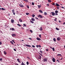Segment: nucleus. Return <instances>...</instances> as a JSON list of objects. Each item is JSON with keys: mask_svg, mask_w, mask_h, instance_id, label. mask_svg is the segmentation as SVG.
<instances>
[{"mask_svg": "<svg viewBox=\"0 0 65 65\" xmlns=\"http://www.w3.org/2000/svg\"><path fill=\"white\" fill-rule=\"evenodd\" d=\"M38 18H41V19H42L43 18V17L41 15L39 14L38 15Z\"/></svg>", "mask_w": 65, "mask_h": 65, "instance_id": "nucleus-1", "label": "nucleus"}, {"mask_svg": "<svg viewBox=\"0 0 65 65\" xmlns=\"http://www.w3.org/2000/svg\"><path fill=\"white\" fill-rule=\"evenodd\" d=\"M12 11L14 15H15V12H14V10L13 9L12 10Z\"/></svg>", "mask_w": 65, "mask_h": 65, "instance_id": "nucleus-2", "label": "nucleus"}, {"mask_svg": "<svg viewBox=\"0 0 65 65\" xmlns=\"http://www.w3.org/2000/svg\"><path fill=\"white\" fill-rule=\"evenodd\" d=\"M47 58H44V62H47Z\"/></svg>", "mask_w": 65, "mask_h": 65, "instance_id": "nucleus-3", "label": "nucleus"}, {"mask_svg": "<svg viewBox=\"0 0 65 65\" xmlns=\"http://www.w3.org/2000/svg\"><path fill=\"white\" fill-rule=\"evenodd\" d=\"M11 21L12 23H14V20L13 19H11Z\"/></svg>", "mask_w": 65, "mask_h": 65, "instance_id": "nucleus-4", "label": "nucleus"}, {"mask_svg": "<svg viewBox=\"0 0 65 65\" xmlns=\"http://www.w3.org/2000/svg\"><path fill=\"white\" fill-rule=\"evenodd\" d=\"M19 6L21 7H24V6L22 4H19Z\"/></svg>", "mask_w": 65, "mask_h": 65, "instance_id": "nucleus-5", "label": "nucleus"}, {"mask_svg": "<svg viewBox=\"0 0 65 65\" xmlns=\"http://www.w3.org/2000/svg\"><path fill=\"white\" fill-rule=\"evenodd\" d=\"M51 13H52V15L53 16H54L55 15V13L53 12H51Z\"/></svg>", "mask_w": 65, "mask_h": 65, "instance_id": "nucleus-6", "label": "nucleus"}, {"mask_svg": "<svg viewBox=\"0 0 65 65\" xmlns=\"http://www.w3.org/2000/svg\"><path fill=\"white\" fill-rule=\"evenodd\" d=\"M60 39H61V38L60 37H58L57 38V40L58 41H59V40H60Z\"/></svg>", "mask_w": 65, "mask_h": 65, "instance_id": "nucleus-7", "label": "nucleus"}, {"mask_svg": "<svg viewBox=\"0 0 65 65\" xmlns=\"http://www.w3.org/2000/svg\"><path fill=\"white\" fill-rule=\"evenodd\" d=\"M12 36L14 37L15 36H16V35L14 34H12Z\"/></svg>", "mask_w": 65, "mask_h": 65, "instance_id": "nucleus-8", "label": "nucleus"}, {"mask_svg": "<svg viewBox=\"0 0 65 65\" xmlns=\"http://www.w3.org/2000/svg\"><path fill=\"white\" fill-rule=\"evenodd\" d=\"M53 62H55V58H53L52 59Z\"/></svg>", "mask_w": 65, "mask_h": 65, "instance_id": "nucleus-9", "label": "nucleus"}, {"mask_svg": "<svg viewBox=\"0 0 65 65\" xmlns=\"http://www.w3.org/2000/svg\"><path fill=\"white\" fill-rule=\"evenodd\" d=\"M37 39L38 40H41V39L38 37L37 38Z\"/></svg>", "mask_w": 65, "mask_h": 65, "instance_id": "nucleus-10", "label": "nucleus"}, {"mask_svg": "<svg viewBox=\"0 0 65 65\" xmlns=\"http://www.w3.org/2000/svg\"><path fill=\"white\" fill-rule=\"evenodd\" d=\"M39 57H38V58L39 59H40V60H41V56L40 55H39Z\"/></svg>", "mask_w": 65, "mask_h": 65, "instance_id": "nucleus-11", "label": "nucleus"}, {"mask_svg": "<svg viewBox=\"0 0 65 65\" xmlns=\"http://www.w3.org/2000/svg\"><path fill=\"white\" fill-rule=\"evenodd\" d=\"M31 20L32 21H35V19L34 18H32L31 19Z\"/></svg>", "mask_w": 65, "mask_h": 65, "instance_id": "nucleus-12", "label": "nucleus"}, {"mask_svg": "<svg viewBox=\"0 0 65 65\" xmlns=\"http://www.w3.org/2000/svg\"><path fill=\"white\" fill-rule=\"evenodd\" d=\"M39 12H40V13H43V11H42L41 10H39Z\"/></svg>", "mask_w": 65, "mask_h": 65, "instance_id": "nucleus-13", "label": "nucleus"}, {"mask_svg": "<svg viewBox=\"0 0 65 65\" xmlns=\"http://www.w3.org/2000/svg\"><path fill=\"white\" fill-rule=\"evenodd\" d=\"M26 46H27L28 47H31V45H26Z\"/></svg>", "mask_w": 65, "mask_h": 65, "instance_id": "nucleus-14", "label": "nucleus"}, {"mask_svg": "<svg viewBox=\"0 0 65 65\" xmlns=\"http://www.w3.org/2000/svg\"><path fill=\"white\" fill-rule=\"evenodd\" d=\"M17 25H18V26H19V27H21V26H22V25H21L19 24H17Z\"/></svg>", "mask_w": 65, "mask_h": 65, "instance_id": "nucleus-15", "label": "nucleus"}, {"mask_svg": "<svg viewBox=\"0 0 65 65\" xmlns=\"http://www.w3.org/2000/svg\"><path fill=\"white\" fill-rule=\"evenodd\" d=\"M1 9H2V10H6L4 8H1Z\"/></svg>", "mask_w": 65, "mask_h": 65, "instance_id": "nucleus-16", "label": "nucleus"}, {"mask_svg": "<svg viewBox=\"0 0 65 65\" xmlns=\"http://www.w3.org/2000/svg\"><path fill=\"white\" fill-rule=\"evenodd\" d=\"M56 6H60V5H59V4L57 3H56Z\"/></svg>", "mask_w": 65, "mask_h": 65, "instance_id": "nucleus-17", "label": "nucleus"}, {"mask_svg": "<svg viewBox=\"0 0 65 65\" xmlns=\"http://www.w3.org/2000/svg\"><path fill=\"white\" fill-rule=\"evenodd\" d=\"M4 53L5 55H6V54H7V53H6V51H4Z\"/></svg>", "mask_w": 65, "mask_h": 65, "instance_id": "nucleus-18", "label": "nucleus"}, {"mask_svg": "<svg viewBox=\"0 0 65 65\" xmlns=\"http://www.w3.org/2000/svg\"><path fill=\"white\" fill-rule=\"evenodd\" d=\"M21 65H25V64H24V63L22 61L21 63Z\"/></svg>", "mask_w": 65, "mask_h": 65, "instance_id": "nucleus-19", "label": "nucleus"}, {"mask_svg": "<svg viewBox=\"0 0 65 65\" xmlns=\"http://www.w3.org/2000/svg\"><path fill=\"white\" fill-rule=\"evenodd\" d=\"M19 21L20 22H22V19L20 18L19 19Z\"/></svg>", "mask_w": 65, "mask_h": 65, "instance_id": "nucleus-20", "label": "nucleus"}, {"mask_svg": "<svg viewBox=\"0 0 65 65\" xmlns=\"http://www.w3.org/2000/svg\"><path fill=\"white\" fill-rule=\"evenodd\" d=\"M55 13H58V10H56L55 11Z\"/></svg>", "mask_w": 65, "mask_h": 65, "instance_id": "nucleus-21", "label": "nucleus"}, {"mask_svg": "<svg viewBox=\"0 0 65 65\" xmlns=\"http://www.w3.org/2000/svg\"><path fill=\"white\" fill-rule=\"evenodd\" d=\"M38 8H40V7H41V5H38Z\"/></svg>", "mask_w": 65, "mask_h": 65, "instance_id": "nucleus-22", "label": "nucleus"}, {"mask_svg": "<svg viewBox=\"0 0 65 65\" xmlns=\"http://www.w3.org/2000/svg\"><path fill=\"white\" fill-rule=\"evenodd\" d=\"M10 42L11 44H13V45H14V44H13V42L12 41H10Z\"/></svg>", "mask_w": 65, "mask_h": 65, "instance_id": "nucleus-23", "label": "nucleus"}, {"mask_svg": "<svg viewBox=\"0 0 65 65\" xmlns=\"http://www.w3.org/2000/svg\"><path fill=\"white\" fill-rule=\"evenodd\" d=\"M30 22L31 23H32V24H33V23H34V22L31 20H30Z\"/></svg>", "mask_w": 65, "mask_h": 65, "instance_id": "nucleus-24", "label": "nucleus"}, {"mask_svg": "<svg viewBox=\"0 0 65 65\" xmlns=\"http://www.w3.org/2000/svg\"><path fill=\"white\" fill-rule=\"evenodd\" d=\"M53 40L54 41H55V42H56V38H54L53 39Z\"/></svg>", "mask_w": 65, "mask_h": 65, "instance_id": "nucleus-25", "label": "nucleus"}, {"mask_svg": "<svg viewBox=\"0 0 65 65\" xmlns=\"http://www.w3.org/2000/svg\"><path fill=\"white\" fill-rule=\"evenodd\" d=\"M40 31H41L42 30V27H41L40 28Z\"/></svg>", "mask_w": 65, "mask_h": 65, "instance_id": "nucleus-26", "label": "nucleus"}, {"mask_svg": "<svg viewBox=\"0 0 65 65\" xmlns=\"http://www.w3.org/2000/svg\"><path fill=\"white\" fill-rule=\"evenodd\" d=\"M32 16V18H34V17H35V15L33 14Z\"/></svg>", "mask_w": 65, "mask_h": 65, "instance_id": "nucleus-27", "label": "nucleus"}, {"mask_svg": "<svg viewBox=\"0 0 65 65\" xmlns=\"http://www.w3.org/2000/svg\"><path fill=\"white\" fill-rule=\"evenodd\" d=\"M12 31H15V29H14V28H12Z\"/></svg>", "mask_w": 65, "mask_h": 65, "instance_id": "nucleus-28", "label": "nucleus"}, {"mask_svg": "<svg viewBox=\"0 0 65 65\" xmlns=\"http://www.w3.org/2000/svg\"><path fill=\"white\" fill-rule=\"evenodd\" d=\"M57 56H61V55L60 54H57Z\"/></svg>", "mask_w": 65, "mask_h": 65, "instance_id": "nucleus-29", "label": "nucleus"}, {"mask_svg": "<svg viewBox=\"0 0 65 65\" xmlns=\"http://www.w3.org/2000/svg\"><path fill=\"white\" fill-rule=\"evenodd\" d=\"M56 30H60V29L57 27L56 28Z\"/></svg>", "mask_w": 65, "mask_h": 65, "instance_id": "nucleus-30", "label": "nucleus"}, {"mask_svg": "<svg viewBox=\"0 0 65 65\" xmlns=\"http://www.w3.org/2000/svg\"><path fill=\"white\" fill-rule=\"evenodd\" d=\"M44 14L45 15H47V13L46 12H44Z\"/></svg>", "mask_w": 65, "mask_h": 65, "instance_id": "nucleus-31", "label": "nucleus"}, {"mask_svg": "<svg viewBox=\"0 0 65 65\" xmlns=\"http://www.w3.org/2000/svg\"><path fill=\"white\" fill-rule=\"evenodd\" d=\"M24 1H25V2H28V1L27 0H23Z\"/></svg>", "mask_w": 65, "mask_h": 65, "instance_id": "nucleus-32", "label": "nucleus"}, {"mask_svg": "<svg viewBox=\"0 0 65 65\" xmlns=\"http://www.w3.org/2000/svg\"><path fill=\"white\" fill-rule=\"evenodd\" d=\"M48 2H52V1L50 0H48Z\"/></svg>", "mask_w": 65, "mask_h": 65, "instance_id": "nucleus-33", "label": "nucleus"}, {"mask_svg": "<svg viewBox=\"0 0 65 65\" xmlns=\"http://www.w3.org/2000/svg\"><path fill=\"white\" fill-rule=\"evenodd\" d=\"M27 59H30V57L28 56H27Z\"/></svg>", "mask_w": 65, "mask_h": 65, "instance_id": "nucleus-34", "label": "nucleus"}, {"mask_svg": "<svg viewBox=\"0 0 65 65\" xmlns=\"http://www.w3.org/2000/svg\"><path fill=\"white\" fill-rule=\"evenodd\" d=\"M52 50H53V51H55V48L54 47H53L52 48Z\"/></svg>", "mask_w": 65, "mask_h": 65, "instance_id": "nucleus-35", "label": "nucleus"}, {"mask_svg": "<svg viewBox=\"0 0 65 65\" xmlns=\"http://www.w3.org/2000/svg\"><path fill=\"white\" fill-rule=\"evenodd\" d=\"M26 15H29V13H26Z\"/></svg>", "mask_w": 65, "mask_h": 65, "instance_id": "nucleus-36", "label": "nucleus"}, {"mask_svg": "<svg viewBox=\"0 0 65 65\" xmlns=\"http://www.w3.org/2000/svg\"><path fill=\"white\" fill-rule=\"evenodd\" d=\"M32 5H34V2H32Z\"/></svg>", "mask_w": 65, "mask_h": 65, "instance_id": "nucleus-37", "label": "nucleus"}, {"mask_svg": "<svg viewBox=\"0 0 65 65\" xmlns=\"http://www.w3.org/2000/svg\"><path fill=\"white\" fill-rule=\"evenodd\" d=\"M26 64L27 65H29V62H28V61H27L26 62Z\"/></svg>", "mask_w": 65, "mask_h": 65, "instance_id": "nucleus-38", "label": "nucleus"}, {"mask_svg": "<svg viewBox=\"0 0 65 65\" xmlns=\"http://www.w3.org/2000/svg\"><path fill=\"white\" fill-rule=\"evenodd\" d=\"M17 61H18V62H20V59H17Z\"/></svg>", "mask_w": 65, "mask_h": 65, "instance_id": "nucleus-39", "label": "nucleus"}, {"mask_svg": "<svg viewBox=\"0 0 65 65\" xmlns=\"http://www.w3.org/2000/svg\"><path fill=\"white\" fill-rule=\"evenodd\" d=\"M23 25L25 27H26V24H23Z\"/></svg>", "mask_w": 65, "mask_h": 65, "instance_id": "nucleus-40", "label": "nucleus"}, {"mask_svg": "<svg viewBox=\"0 0 65 65\" xmlns=\"http://www.w3.org/2000/svg\"><path fill=\"white\" fill-rule=\"evenodd\" d=\"M56 8H57V9H59V7H58V6L57 7H56Z\"/></svg>", "mask_w": 65, "mask_h": 65, "instance_id": "nucleus-41", "label": "nucleus"}, {"mask_svg": "<svg viewBox=\"0 0 65 65\" xmlns=\"http://www.w3.org/2000/svg\"><path fill=\"white\" fill-rule=\"evenodd\" d=\"M26 6L28 8H29V6L27 5Z\"/></svg>", "mask_w": 65, "mask_h": 65, "instance_id": "nucleus-42", "label": "nucleus"}, {"mask_svg": "<svg viewBox=\"0 0 65 65\" xmlns=\"http://www.w3.org/2000/svg\"><path fill=\"white\" fill-rule=\"evenodd\" d=\"M39 36L40 37V38H41V35H40Z\"/></svg>", "mask_w": 65, "mask_h": 65, "instance_id": "nucleus-43", "label": "nucleus"}, {"mask_svg": "<svg viewBox=\"0 0 65 65\" xmlns=\"http://www.w3.org/2000/svg\"><path fill=\"white\" fill-rule=\"evenodd\" d=\"M30 31L31 32V33H33V31H32V30H30Z\"/></svg>", "mask_w": 65, "mask_h": 65, "instance_id": "nucleus-44", "label": "nucleus"}, {"mask_svg": "<svg viewBox=\"0 0 65 65\" xmlns=\"http://www.w3.org/2000/svg\"><path fill=\"white\" fill-rule=\"evenodd\" d=\"M38 46H39V47H41V46L40 45H39Z\"/></svg>", "mask_w": 65, "mask_h": 65, "instance_id": "nucleus-45", "label": "nucleus"}, {"mask_svg": "<svg viewBox=\"0 0 65 65\" xmlns=\"http://www.w3.org/2000/svg\"><path fill=\"white\" fill-rule=\"evenodd\" d=\"M32 46L33 47H35V46L34 45H32Z\"/></svg>", "mask_w": 65, "mask_h": 65, "instance_id": "nucleus-46", "label": "nucleus"}, {"mask_svg": "<svg viewBox=\"0 0 65 65\" xmlns=\"http://www.w3.org/2000/svg\"><path fill=\"white\" fill-rule=\"evenodd\" d=\"M57 61H58V63H60V61H59V60H57Z\"/></svg>", "mask_w": 65, "mask_h": 65, "instance_id": "nucleus-47", "label": "nucleus"}, {"mask_svg": "<svg viewBox=\"0 0 65 65\" xmlns=\"http://www.w3.org/2000/svg\"><path fill=\"white\" fill-rule=\"evenodd\" d=\"M16 12V13L17 14H18V13H19V12H18V11H17Z\"/></svg>", "mask_w": 65, "mask_h": 65, "instance_id": "nucleus-48", "label": "nucleus"}, {"mask_svg": "<svg viewBox=\"0 0 65 65\" xmlns=\"http://www.w3.org/2000/svg\"><path fill=\"white\" fill-rule=\"evenodd\" d=\"M12 41L14 42V43H15V42H14V41L13 40H12Z\"/></svg>", "mask_w": 65, "mask_h": 65, "instance_id": "nucleus-49", "label": "nucleus"}, {"mask_svg": "<svg viewBox=\"0 0 65 65\" xmlns=\"http://www.w3.org/2000/svg\"><path fill=\"white\" fill-rule=\"evenodd\" d=\"M40 53H41V54H42V51H40Z\"/></svg>", "mask_w": 65, "mask_h": 65, "instance_id": "nucleus-50", "label": "nucleus"}, {"mask_svg": "<svg viewBox=\"0 0 65 65\" xmlns=\"http://www.w3.org/2000/svg\"><path fill=\"white\" fill-rule=\"evenodd\" d=\"M55 15H58V14H57V13H56V14H55Z\"/></svg>", "mask_w": 65, "mask_h": 65, "instance_id": "nucleus-51", "label": "nucleus"}, {"mask_svg": "<svg viewBox=\"0 0 65 65\" xmlns=\"http://www.w3.org/2000/svg\"><path fill=\"white\" fill-rule=\"evenodd\" d=\"M2 58H0V61H2Z\"/></svg>", "mask_w": 65, "mask_h": 65, "instance_id": "nucleus-52", "label": "nucleus"}, {"mask_svg": "<svg viewBox=\"0 0 65 65\" xmlns=\"http://www.w3.org/2000/svg\"><path fill=\"white\" fill-rule=\"evenodd\" d=\"M52 5H55V3H53L52 4Z\"/></svg>", "mask_w": 65, "mask_h": 65, "instance_id": "nucleus-53", "label": "nucleus"}, {"mask_svg": "<svg viewBox=\"0 0 65 65\" xmlns=\"http://www.w3.org/2000/svg\"><path fill=\"white\" fill-rule=\"evenodd\" d=\"M36 47H39V46H38V45H36Z\"/></svg>", "mask_w": 65, "mask_h": 65, "instance_id": "nucleus-54", "label": "nucleus"}, {"mask_svg": "<svg viewBox=\"0 0 65 65\" xmlns=\"http://www.w3.org/2000/svg\"><path fill=\"white\" fill-rule=\"evenodd\" d=\"M10 30H12V28H10Z\"/></svg>", "mask_w": 65, "mask_h": 65, "instance_id": "nucleus-55", "label": "nucleus"}, {"mask_svg": "<svg viewBox=\"0 0 65 65\" xmlns=\"http://www.w3.org/2000/svg\"><path fill=\"white\" fill-rule=\"evenodd\" d=\"M28 39H30V40H31V39H32L31 38H29Z\"/></svg>", "mask_w": 65, "mask_h": 65, "instance_id": "nucleus-56", "label": "nucleus"}, {"mask_svg": "<svg viewBox=\"0 0 65 65\" xmlns=\"http://www.w3.org/2000/svg\"><path fill=\"white\" fill-rule=\"evenodd\" d=\"M1 44H2V42H0V45H1Z\"/></svg>", "mask_w": 65, "mask_h": 65, "instance_id": "nucleus-57", "label": "nucleus"}, {"mask_svg": "<svg viewBox=\"0 0 65 65\" xmlns=\"http://www.w3.org/2000/svg\"><path fill=\"white\" fill-rule=\"evenodd\" d=\"M14 51H16V50L15 49H14Z\"/></svg>", "mask_w": 65, "mask_h": 65, "instance_id": "nucleus-58", "label": "nucleus"}, {"mask_svg": "<svg viewBox=\"0 0 65 65\" xmlns=\"http://www.w3.org/2000/svg\"><path fill=\"white\" fill-rule=\"evenodd\" d=\"M47 6H49V5H48V4H47Z\"/></svg>", "mask_w": 65, "mask_h": 65, "instance_id": "nucleus-59", "label": "nucleus"}, {"mask_svg": "<svg viewBox=\"0 0 65 65\" xmlns=\"http://www.w3.org/2000/svg\"><path fill=\"white\" fill-rule=\"evenodd\" d=\"M36 19L37 20H38V19L37 18V17H35Z\"/></svg>", "mask_w": 65, "mask_h": 65, "instance_id": "nucleus-60", "label": "nucleus"}, {"mask_svg": "<svg viewBox=\"0 0 65 65\" xmlns=\"http://www.w3.org/2000/svg\"><path fill=\"white\" fill-rule=\"evenodd\" d=\"M54 20L55 21H57V19H54Z\"/></svg>", "mask_w": 65, "mask_h": 65, "instance_id": "nucleus-61", "label": "nucleus"}, {"mask_svg": "<svg viewBox=\"0 0 65 65\" xmlns=\"http://www.w3.org/2000/svg\"><path fill=\"white\" fill-rule=\"evenodd\" d=\"M8 15H10V14H9V13H8Z\"/></svg>", "mask_w": 65, "mask_h": 65, "instance_id": "nucleus-62", "label": "nucleus"}, {"mask_svg": "<svg viewBox=\"0 0 65 65\" xmlns=\"http://www.w3.org/2000/svg\"><path fill=\"white\" fill-rule=\"evenodd\" d=\"M61 7L62 8H63L64 9L65 8H64V7Z\"/></svg>", "mask_w": 65, "mask_h": 65, "instance_id": "nucleus-63", "label": "nucleus"}, {"mask_svg": "<svg viewBox=\"0 0 65 65\" xmlns=\"http://www.w3.org/2000/svg\"><path fill=\"white\" fill-rule=\"evenodd\" d=\"M46 51H48V50L47 49H46Z\"/></svg>", "mask_w": 65, "mask_h": 65, "instance_id": "nucleus-64", "label": "nucleus"}]
</instances>
